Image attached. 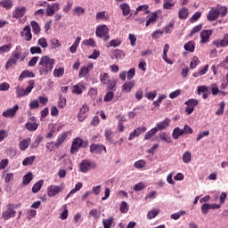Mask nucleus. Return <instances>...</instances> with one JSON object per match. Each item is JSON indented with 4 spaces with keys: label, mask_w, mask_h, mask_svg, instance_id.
<instances>
[{
    "label": "nucleus",
    "mask_w": 228,
    "mask_h": 228,
    "mask_svg": "<svg viewBox=\"0 0 228 228\" xmlns=\"http://www.w3.org/2000/svg\"><path fill=\"white\" fill-rule=\"evenodd\" d=\"M100 81L102 85H108L110 81V75L108 73H102L100 75Z\"/></svg>",
    "instance_id": "nucleus-48"
},
{
    "label": "nucleus",
    "mask_w": 228,
    "mask_h": 228,
    "mask_svg": "<svg viewBox=\"0 0 228 228\" xmlns=\"http://www.w3.org/2000/svg\"><path fill=\"white\" fill-rule=\"evenodd\" d=\"M134 81H127L125 82L124 85L121 86V92L123 94H131L133 88H134Z\"/></svg>",
    "instance_id": "nucleus-18"
},
{
    "label": "nucleus",
    "mask_w": 228,
    "mask_h": 228,
    "mask_svg": "<svg viewBox=\"0 0 228 228\" xmlns=\"http://www.w3.org/2000/svg\"><path fill=\"white\" fill-rule=\"evenodd\" d=\"M79 42H81V37H77L73 45L69 47V53H71V54H75L76 51H77Z\"/></svg>",
    "instance_id": "nucleus-32"
},
{
    "label": "nucleus",
    "mask_w": 228,
    "mask_h": 228,
    "mask_svg": "<svg viewBox=\"0 0 228 228\" xmlns=\"http://www.w3.org/2000/svg\"><path fill=\"white\" fill-rule=\"evenodd\" d=\"M12 44L4 45L0 47V54H6V53H10L12 51Z\"/></svg>",
    "instance_id": "nucleus-44"
},
{
    "label": "nucleus",
    "mask_w": 228,
    "mask_h": 228,
    "mask_svg": "<svg viewBox=\"0 0 228 228\" xmlns=\"http://www.w3.org/2000/svg\"><path fill=\"white\" fill-rule=\"evenodd\" d=\"M18 61H19L18 59H16L15 57H12H12L7 61V62H6V64H5V69H10V67H13V65H15Z\"/></svg>",
    "instance_id": "nucleus-51"
},
{
    "label": "nucleus",
    "mask_w": 228,
    "mask_h": 228,
    "mask_svg": "<svg viewBox=\"0 0 228 228\" xmlns=\"http://www.w3.org/2000/svg\"><path fill=\"white\" fill-rule=\"evenodd\" d=\"M104 228H111L113 226V217H109L102 220Z\"/></svg>",
    "instance_id": "nucleus-49"
},
{
    "label": "nucleus",
    "mask_w": 228,
    "mask_h": 228,
    "mask_svg": "<svg viewBox=\"0 0 228 228\" xmlns=\"http://www.w3.org/2000/svg\"><path fill=\"white\" fill-rule=\"evenodd\" d=\"M67 132H64L61 134H59L56 142H54V146L55 147H60V145H61V143H63V142H65V140H67Z\"/></svg>",
    "instance_id": "nucleus-29"
},
{
    "label": "nucleus",
    "mask_w": 228,
    "mask_h": 228,
    "mask_svg": "<svg viewBox=\"0 0 228 228\" xmlns=\"http://www.w3.org/2000/svg\"><path fill=\"white\" fill-rule=\"evenodd\" d=\"M65 74V68L61 67L53 69V77H61Z\"/></svg>",
    "instance_id": "nucleus-40"
},
{
    "label": "nucleus",
    "mask_w": 228,
    "mask_h": 228,
    "mask_svg": "<svg viewBox=\"0 0 228 228\" xmlns=\"http://www.w3.org/2000/svg\"><path fill=\"white\" fill-rule=\"evenodd\" d=\"M88 111H90V107L86 103L80 108L79 113L77 114L78 122L85 121V118H86V113H88Z\"/></svg>",
    "instance_id": "nucleus-11"
},
{
    "label": "nucleus",
    "mask_w": 228,
    "mask_h": 228,
    "mask_svg": "<svg viewBox=\"0 0 228 228\" xmlns=\"http://www.w3.org/2000/svg\"><path fill=\"white\" fill-rule=\"evenodd\" d=\"M138 12H145V14H149L151 13V11H149V5L148 4H142V5H139L136 10H135V12H134V15H136L138 13Z\"/></svg>",
    "instance_id": "nucleus-36"
},
{
    "label": "nucleus",
    "mask_w": 228,
    "mask_h": 228,
    "mask_svg": "<svg viewBox=\"0 0 228 228\" xmlns=\"http://www.w3.org/2000/svg\"><path fill=\"white\" fill-rule=\"evenodd\" d=\"M188 15H190V11L186 7H183L178 11V18L182 20L188 19Z\"/></svg>",
    "instance_id": "nucleus-26"
},
{
    "label": "nucleus",
    "mask_w": 228,
    "mask_h": 228,
    "mask_svg": "<svg viewBox=\"0 0 228 228\" xmlns=\"http://www.w3.org/2000/svg\"><path fill=\"white\" fill-rule=\"evenodd\" d=\"M156 133H158V129L156 127L151 128L145 134L144 140H151V138H152Z\"/></svg>",
    "instance_id": "nucleus-46"
},
{
    "label": "nucleus",
    "mask_w": 228,
    "mask_h": 228,
    "mask_svg": "<svg viewBox=\"0 0 228 228\" xmlns=\"http://www.w3.org/2000/svg\"><path fill=\"white\" fill-rule=\"evenodd\" d=\"M217 13L220 17H225L227 15V7L225 6H217Z\"/></svg>",
    "instance_id": "nucleus-52"
},
{
    "label": "nucleus",
    "mask_w": 228,
    "mask_h": 228,
    "mask_svg": "<svg viewBox=\"0 0 228 228\" xmlns=\"http://www.w3.org/2000/svg\"><path fill=\"white\" fill-rule=\"evenodd\" d=\"M218 17H220L218 14V8L212 7L207 15V20H208V22H214Z\"/></svg>",
    "instance_id": "nucleus-13"
},
{
    "label": "nucleus",
    "mask_w": 228,
    "mask_h": 228,
    "mask_svg": "<svg viewBox=\"0 0 228 228\" xmlns=\"http://www.w3.org/2000/svg\"><path fill=\"white\" fill-rule=\"evenodd\" d=\"M183 49L187 51L188 53H194L195 52V42L194 41H189L186 43L183 46Z\"/></svg>",
    "instance_id": "nucleus-31"
},
{
    "label": "nucleus",
    "mask_w": 228,
    "mask_h": 228,
    "mask_svg": "<svg viewBox=\"0 0 228 228\" xmlns=\"http://www.w3.org/2000/svg\"><path fill=\"white\" fill-rule=\"evenodd\" d=\"M147 131V128L145 126H139L135 128L132 133H130L128 140L131 142V140H134V138L140 136L142 133H145Z\"/></svg>",
    "instance_id": "nucleus-16"
},
{
    "label": "nucleus",
    "mask_w": 228,
    "mask_h": 228,
    "mask_svg": "<svg viewBox=\"0 0 228 228\" xmlns=\"http://www.w3.org/2000/svg\"><path fill=\"white\" fill-rule=\"evenodd\" d=\"M159 215V209L153 208L148 212L147 218L148 220H152V218H156V216H158Z\"/></svg>",
    "instance_id": "nucleus-37"
},
{
    "label": "nucleus",
    "mask_w": 228,
    "mask_h": 228,
    "mask_svg": "<svg viewBox=\"0 0 228 228\" xmlns=\"http://www.w3.org/2000/svg\"><path fill=\"white\" fill-rule=\"evenodd\" d=\"M94 69V63H89L86 66H84L80 69L78 73V77H86L90 73V70Z\"/></svg>",
    "instance_id": "nucleus-19"
},
{
    "label": "nucleus",
    "mask_w": 228,
    "mask_h": 228,
    "mask_svg": "<svg viewBox=\"0 0 228 228\" xmlns=\"http://www.w3.org/2000/svg\"><path fill=\"white\" fill-rule=\"evenodd\" d=\"M159 15H161V11H156L151 12L150 17L146 20V28L151 26V24H155L156 20L159 19Z\"/></svg>",
    "instance_id": "nucleus-15"
},
{
    "label": "nucleus",
    "mask_w": 228,
    "mask_h": 228,
    "mask_svg": "<svg viewBox=\"0 0 228 228\" xmlns=\"http://www.w3.org/2000/svg\"><path fill=\"white\" fill-rule=\"evenodd\" d=\"M17 111H19V106L16 104L12 108L4 110L2 113V116L7 118H13V117H15L17 114Z\"/></svg>",
    "instance_id": "nucleus-12"
},
{
    "label": "nucleus",
    "mask_w": 228,
    "mask_h": 228,
    "mask_svg": "<svg viewBox=\"0 0 228 228\" xmlns=\"http://www.w3.org/2000/svg\"><path fill=\"white\" fill-rule=\"evenodd\" d=\"M211 35H213V31L211 30H202L200 33V43L201 44H208L209 42V38L211 37Z\"/></svg>",
    "instance_id": "nucleus-21"
},
{
    "label": "nucleus",
    "mask_w": 228,
    "mask_h": 228,
    "mask_svg": "<svg viewBox=\"0 0 228 228\" xmlns=\"http://www.w3.org/2000/svg\"><path fill=\"white\" fill-rule=\"evenodd\" d=\"M62 190L63 187L61 185H50L47 187V195L48 197H56Z\"/></svg>",
    "instance_id": "nucleus-9"
},
{
    "label": "nucleus",
    "mask_w": 228,
    "mask_h": 228,
    "mask_svg": "<svg viewBox=\"0 0 228 228\" xmlns=\"http://www.w3.org/2000/svg\"><path fill=\"white\" fill-rule=\"evenodd\" d=\"M102 151L106 152V146L102 144H91L90 152L92 154H102Z\"/></svg>",
    "instance_id": "nucleus-14"
},
{
    "label": "nucleus",
    "mask_w": 228,
    "mask_h": 228,
    "mask_svg": "<svg viewBox=\"0 0 228 228\" xmlns=\"http://www.w3.org/2000/svg\"><path fill=\"white\" fill-rule=\"evenodd\" d=\"M216 47H227L228 45V34H224L222 39L213 41Z\"/></svg>",
    "instance_id": "nucleus-20"
},
{
    "label": "nucleus",
    "mask_w": 228,
    "mask_h": 228,
    "mask_svg": "<svg viewBox=\"0 0 228 228\" xmlns=\"http://www.w3.org/2000/svg\"><path fill=\"white\" fill-rule=\"evenodd\" d=\"M134 168H138V169L143 168L145 167V160L141 159L134 162Z\"/></svg>",
    "instance_id": "nucleus-61"
},
{
    "label": "nucleus",
    "mask_w": 228,
    "mask_h": 228,
    "mask_svg": "<svg viewBox=\"0 0 228 228\" xmlns=\"http://www.w3.org/2000/svg\"><path fill=\"white\" fill-rule=\"evenodd\" d=\"M182 159L184 163L188 164L190 161H191V152L190 151H185L183 154Z\"/></svg>",
    "instance_id": "nucleus-53"
},
{
    "label": "nucleus",
    "mask_w": 228,
    "mask_h": 228,
    "mask_svg": "<svg viewBox=\"0 0 228 228\" xmlns=\"http://www.w3.org/2000/svg\"><path fill=\"white\" fill-rule=\"evenodd\" d=\"M29 143H31V138L21 140L19 143L20 150L22 151H26L29 147Z\"/></svg>",
    "instance_id": "nucleus-28"
},
{
    "label": "nucleus",
    "mask_w": 228,
    "mask_h": 228,
    "mask_svg": "<svg viewBox=\"0 0 228 228\" xmlns=\"http://www.w3.org/2000/svg\"><path fill=\"white\" fill-rule=\"evenodd\" d=\"M120 44H122L120 39H113L109 42V45H107V47H118Z\"/></svg>",
    "instance_id": "nucleus-57"
},
{
    "label": "nucleus",
    "mask_w": 228,
    "mask_h": 228,
    "mask_svg": "<svg viewBox=\"0 0 228 228\" xmlns=\"http://www.w3.org/2000/svg\"><path fill=\"white\" fill-rule=\"evenodd\" d=\"M84 45L89 46V47H95V40L94 38L86 39L83 41Z\"/></svg>",
    "instance_id": "nucleus-58"
},
{
    "label": "nucleus",
    "mask_w": 228,
    "mask_h": 228,
    "mask_svg": "<svg viewBox=\"0 0 228 228\" xmlns=\"http://www.w3.org/2000/svg\"><path fill=\"white\" fill-rule=\"evenodd\" d=\"M81 188H83V183L78 182L76 183L75 188H73L69 194L66 196L65 200H67L68 199L70 198V195H74V193H77V191H79V190H81Z\"/></svg>",
    "instance_id": "nucleus-27"
},
{
    "label": "nucleus",
    "mask_w": 228,
    "mask_h": 228,
    "mask_svg": "<svg viewBox=\"0 0 228 228\" xmlns=\"http://www.w3.org/2000/svg\"><path fill=\"white\" fill-rule=\"evenodd\" d=\"M120 10H122V14L124 15V17H127V15H129V13H131V7L128 5V4H121L119 5Z\"/></svg>",
    "instance_id": "nucleus-30"
},
{
    "label": "nucleus",
    "mask_w": 228,
    "mask_h": 228,
    "mask_svg": "<svg viewBox=\"0 0 228 228\" xmlns=\"http://www.w3.org/2000/svg\"><path fill=\"white\" fill-rule=\"evenodd\" d=\"M95 35L98 38H102L103 42H108L110 40V28L106 25H99L96 28Z\"/></svg>",
    "instance_id": "nucleus-3"
},
{
    "label": "nucleus",
    "mask_w": 228,
    "mask_h": 228,
    "mask_svg": "<svg viewBox=\"0 0 228 228\" xmlns=\"http://www.w3.org/2000/svg\"><path fill=\"white\" fill-rule=\"evenodd\" d=\"M212 95H218L220 94V89H218V86L216 84H212L210 86Z\"/></svg>",
    "instance_id": "nucleus-60"
},
{
    "label": "nucleus",
    "mask_w": 228,
    "mask_h": 228,
    "mask_svg": "<svg viewBox=\"0 0 228 228\" xmlns=\"http://www.w3.org/2000/svg\"><path fill=\"white\" fill-rule=\"evenodd\" d=\"M110 58L111 60H117L118 61V60H124V58H126V53L122 50L116 49Z\"/></svg>",
    "instance_id": "nucleus-24"
},
{
    "label": "nucleus",
    "mask_w": 228,
    "mask_h": 228,
    "mask_svg": "<svg viewBox=\"0 0 228 228\" xmlns=\"http://www.w3.org/2000/svg\"><path fill=\"white\" fill-rule=\"evenodd\" d=\"M33 88H35L34 80H30L28 82V86L26 89L21 88L20 86H17L15 87L16 95L19 99H20V97H26L27 95H29V94H31V91L33 90Z\"/></svg>",
    "instance_id": "nucleus-2"
},
{
    "label": "nucleus",
    "mask_w": 228,
    "mask_h": 228,
    "mask_svg": "<svg viewBox=\"0 0 228 228\" xmlns=\"http://www.w3.org/2000/svg\"><path fill=\"white\" fill-rule=\"evenodd\" d=\"M42 186H44V180H39L32 187V193H38L40 190H42Z\"/></svg>",
    "instance_id": "nucleus-35"
},
{
    "label": "nucleus",
    "mask_w": 228,
    "mask_h": 228,
    "mask_svg": "<svg viewBox=\"0 0 228 228\" xmlns=\"http://www.w3.org/2000/svg\"><path fill=\"white\" fill-rule=\"evenodd\" d=\"M170 126V118H166L163 121L158 123L155 126L157 131H163V129H167Z\"/></svg>",
    "instance_id": "nucleus-23"
},
{
    "label": "nucleus",
    "mask_w": 228,
    "mask_h": 228,
    "mask_svg": "<svg viewBox=\"0 0 228 228\" xmlns=\"http://www.w3.org/2000/svg\"><path fill=\"white\" fill-rule=\"evenodd\" d=\"M136 74V69L134 68H131L127 72H126V78L128 81H131L133 77H134V75Z\"/></svg>",
    "instance_id": "nucleus-56"
},
{
    "label": "nucleus",
    "mask_w": 228,
    "mask_h": 228,
    "mask_svg": "<svg viewBox=\"0 0 228 228\" xmlns=\"http://www.w3.org/2000/svg\"><path fill=\"white\" fill-rule=\"evenodd\" d=\"M199 63H200L199 57H193L190 63L191 69H197V65H199Z\"/></svg>",
    "instance_id": "nucleus-59"
},
{
    "label": "nucleus",
    "mask_w": 228,
    "mask_h": 228,
    "mask_svg": "<svg viewBox=\"0 0 228 228\" xmlns=\"http://www.w3.org/2000/svg\"><path fill=\"white\" fill-rule=\"evenodd\" d=\"M54 59L47 55L41 57L37 66L39 75L47 76V74H51V72H53V69H54Z\"/></svg>",
    "instance_id": "nucleus-1"
},
{
    "label": "nucleus",
    "mask_w": 228,
    "mask_h": 228,
    "mask_svg": "<svg viewBox=\"0 0 228 228\" xmlns=\"http://www.w3.org/2000/svg\"><path fill=\"white\" fill-rule=\"evenodd\" d=\"M30 25L34 35H38L40 33V25H38V22L32 20Z\"/></svg>",
    "instance_id": "nucleus-41"
},
{
    "label": "nucleus",
    "mask_w": 228,
    "mask_h": 228,
    "mask_svg": "<svg viewBox=\"0 0 228 228\" xmlns=\"http://www.w3.org/2000/svg\"><path fill=\"white\" fill-rule=\"evenodd\" d=\"M94 168H97V164L94 161L89 160V159H84L79 165V170L83 174H86V172H89V170H92Z\"/></svg>",
    "instance_id": "nucleus-4"
},
{
    "label": "nucleus",
    "mask_w": 228,
    "mask_h": 228,
    "mask_svg": "<svg viewBox=\"0 0 228 228\" xmlns=\"http://www.w3.org/2000/svg\"><path fill=\"white\" fill-rule=\"evenodd\" d=\"M25 14H26V7H18L13 12L12 17L13 19H19V20H20V19H22V17H24Z\"/></svg>",
    "instance_id": "nucleus-22"
},
{
    "label": "nucleus",
    "mask_w": 228,
    "mask_h": 228,
    "mask_svg": "<svg viewBox=\"0 0 228 228\" xmlns=\"http://www.w3.org/2000/svg\"><path fill=\"white\" fill-rule=\"evenodd\" d=\"M37 44L40 47L45 49V47H47V39H45V37H41L38 39Z\"/></svg>",
    "instance_id": "nucleus-62"
},
{
    "label": "nucleus",
    "mask_w": 228,
    "mask_h": 228,
    "mask_svg": "<svg viewBox=\"0 0 228 228\" xmlns=\"http://www.w3.org/2000/svg\"><path fill=\"white\" fill-rule=\"evenodd\" d=\"M36 159H37V157L35 155H32L30 157H27L22 161V165H23V167H28V165H33V163H35Z\"/></svg>",
    "instance_id": "nucleus-34"
},
{
    "label": "nucleus",
    "mask_w": 228,
    "mask_h": 228,
    "mask_svg": "<svg viewBox=\"0 0 228 228\" xmlns=\"http://www.w3.org/2000/svg\"><path fill=\"white\" fill-rule=\"evenodd\" d=\"M25 77H35L33 72L29 70H24L19 77V81H22Z\"/></svg>",
    "instance_id": "nucleus-39"
},
{
    "label": "nucleus",
    "mask_w": 228,
    "mask_h": 228,
    "mask_svg": "<svg viewBox=\"0 0 228 228\" xmlns=\"http://www.w3.org/2000/svg\"><path fill=\"white\" fill-rule=\"evenodd\" d=\"M172 29H174V22L171 21L164 28V32L167 34L172 33Z\"/></svg>",
    "instance_id": "nucleus-64"
},
{
    "label": "nucleus",
    "mask_w": 228,
    "mask_h": 228,
    "mask_svg": "<svg viewBox=\"0 0 228 228\" xmlns=\"http://www.w3.org/2000/svg\"><path fill=\"white\" fill-rule=\"evenodd\" d=\"M84 90H85V84L79 83L77 85L73 86L71 92L72 94H76V95H81Z\"/></svg>",
    "instance_id": "nucleus-25"
},
{
    "label": "nucleus",
    "mask_w": 228,
    "mask_h": 228,
    "mask_svg": "<svg viewBox=\"0 0 228 228\" xmlns=\"http://www.w3.org/2000/svg\"><path fill=\"white\" fill-rule=\"evenodd\" d=\"M26 129L28 131H37L38 129V124L37 122H28L26 124Z\"/></svg>",
    "instance_id": "nucleus-45"
},
{
    "label": "nucleus",
    "mask_w": 228,
    "mask_h": 228,
    "mask_svg": "<svg viewBox=\"0 0 228 228\" xmlns=\"http://www.w3.org/2000/svg\"><path fill=\"white\" fill-rule=\"evenodd\" d=\"M22 181H23L22 183L25 186H27V184H29V183H31V181H33V173L28 172L27 175H25L23 176Z\"/></svg>",
    "instance_id": "nucleus-38"
},
{
    "label": "nucleus",
    "mask_w": 228,
    "mask_h": 228,
    "mask_svg": "<svg viewBox=\"0 0 228 228\" xmlns=\"http://www.w3.org/2000/svg\"><path fill=\"white\" fill-rule=\"evenodd\" d=\"M159 138L163 142H166V143H172V137H170L167 133H160Z\"/></svg>",
    "instance_id": "nucleus-47"
},
{
    "label": "nucleus",
    "mask_w": 228,
    "mask_h": 228,
    "mask_svg": "<svg viewBox=\"0 0 228 228\" xmlns=\"http://www.w3.org/2000/svg\"><path fill=\"white\" fill-rule=\"evenodd\" d=\"M119 211L124 214H126V213H127V211H129V205L127 204V202H126V201L121 202Z\"/></svg>",
    "instance_id": "nucleus-55"
},
{
    "label": "nucleus",
    "mask_w": 228,
    "mask_h": 228,
    "mask_svg": "<svg viewBox=\"0 0 228 228\" xmlns=\"http://www.w3.org/2000/svg\"><path fill=\"white\" fill-rule=\"evenodd\" d=\"M51 47L52 49H59V47H61V43L56 38L50 40Z\"/></svg>",
    "instance_id": "nucleus-54"
},
{
    "label": "nucleus",
    "mask_w": 228,
    "mask_h": 228,
    "mask_svg": "<svg viewBox=\"0 0 228 228\" xmlns=\"http://www.w3.org/2000/svg\"><path fill=\"white\" fill-rule=\"evenodd\" d=\"M56 12H60V3L47 4L45 10L46 17H53Z\"/></svg>",
    "instance_id": "nucleus-7"
},
{
    "label": "nucleus",
    "mask_w": 228,
    "mask_h": 228,
    "mask_svg": "<svg viewBox=\"0 0 228 228\" xmlns=\"http://www.w3.org/2000/svg\"><path fill=\"white\" fill-rule=\"evenodd\" d=\"M185 104V113L187 115H191L193 113V110H195V106L199 104V101L196 99H189L184 102Z\"/></svg>",
    "instance_id": "nucleus-8"
},
{
    "label": "nucleus",
    "mask_w": 228,
    "mask_h": 228,
    "mask_svg": "<svg viewBox=\"0 0 228 228\" xmlns=\"http://www.w3.org/2000/svg\"><path fill=\"white\" fill-rule=\"evenodd\" d=\"M163 35V30H156L151 34V37L153 40H158V38H160V37Z\"/></svg>",
    "instance_id": "nucleus-63"
},
{
    "label": "nucleus",
    "mask_w": 228,
    "mask_h": 228,
    "mask_svg": "<svg viewBox=\"0 0 228 228\" xmlns=\"http://www.w3.org/2000/svg\"><path fill=\"white\" fill-rule=\"evenodd\" d=\"M184 134V132H183V129L177 127H175L172 133V136L174 140H178L179 136H183Z\"/></svg>",
    "instance_id": "nucleus-33"
},
{
    "label": "nucleus",
    "mask_w": 228,
    "mask_h": 228,
    "mask_svg": "<svg viewBox=\"0 0 228 228\" xmlns=\"http://www.w3.org/2000/svg\"><path fill=\"white\" fill-rule=\"evenodd\" d=\"M27 56H28V50L22 53V47L20 45H17L12 54V58H15L16 60H20V61H24Z\"/></svg>",
    "instance_id": "nucleus-5"
},
{
    "label": "nucleus",
    "mask_w": 228,
    "mask_h": 228,
    "mask_svg": "<svg viewBox=\"0 0 228 228\" xmlns=\"http://www.w3.org/2000/svg\"><path fill=\"white\" fill-rule=\"evenodd\" d=\"M42 140H44V137H42V135H37L34 142L30 144V149H37V147H38L42 142Z\"/></svg>",
    "instance_id": "nucleus-43"
},
{
    "label": "nucleus",
    "mask_w": 228,
    "mask_h": 228,
    "mask_svg": "<svg viewBox=\"0 0 228 228\" xmlns=\"http://www.w3.org/2000/svg\"><path fill=\"white\" fill-rule=\"evenodd\" d=\"M1 6L6 8V10H10L12 6H13V2L12 0H3L0 2Z\"/></svg>",
    "instance_id": "nucleus-50"
},
{
    "label": "nucleus",
    "mask_w": 228,
    "mask_h": 228,
    "mask_svg": "<svg viewBox=\"0 0 228 228\" xmlns=\"http://www.w3.org/2000/svg\"><path fill=\"white\" fill-rule=\"evenodd\" d=\"M15 215H17V212L13 208V205L8 204L6 210L2 214V218H4V220H10V218H15Z\"/></svg>",
    "instance_id": "nucleus-6"
},
{
    "label": "nucleus",
    "mask_w": 228,
    "mask_h": 228,
    "mask_svg": "<svg viewBox=\"0 0 228 228\" xmlns=\"http://www.w3.org/2000/svg\"><path fill=\"white\" fill-rule=\"evenodd\" d=\"M186 215V211L180 210L179 212L174 213L170 216L171 220H179L181 216H184Z\"/></svg>",
    "instance_id": "nucleus-42"
},
{
    "label": "nucleus",
    "mask_w": 228,
    "mask_h": 228,
    "mask_svg": "<svg viewBox=\"0 0 228 228\" xmlns=\"http://www.w3.org/2000/svg\"><path fill=\"white\" fill-rule=\"evenodd\" d=\"M20 37L25 38L27 42H30L31 38H33V35L31 34V27H29V25L24 27L23 30L20 32Z\"/></svg>",
    "instance_id": "nucleus-17"
},
{
    "label": "nucleus",
    "mask_w": 228,
    "mask_h": 228,
    "mask_svg": "<svg viewBox=\"0 0 228 228\" xmlns=\"http://www.w3.org/2000/svg\"><path fill=\"white\" fill-rule=\"evenodd\" d=\"M81 145H83V139L79 137L75 138L71 144L70 152L76 154L81 149Z\"/></svg>",
    "instance_id": "nucleus-10"
}]
</instances>
